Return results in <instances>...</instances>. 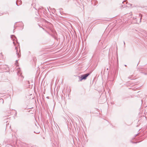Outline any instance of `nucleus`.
I'll return each mask as SVG.
<instances>
[{
  "label": "nucleus",
  "mask_w": 147,
  "mask_h": 147,
  "mask_svg": "<svg viewBox=\"0 0 147 147\" xmlns=\"http://www.w3.org/2000/svg\"><path fill=\"white\" fill-rule=\"evenodd\" d=\"M12 37H14V38L15 37H14V36H12Z\"/></svg>",
  "instance_id": "12"
},
{
  "label": "nucleus",
  "mask_w": 147,
  "mask_h": 147,
  "mask_svg": "<svg viewBox=\"0 0 147 147\" xmlns=\"http://www.w3.org/2000/svg\"><path fill=\"white\" fill-rule=\"evenodd\" d=\"M0 101H3V99L2 98L0 99Z\"/></svg>",
  "instance_id": "5"
},
{
  "label": "nucleus",
  "mask_w": 147,
  "mask_h": 147,
  "mask_svg": "<svg viewBox=\"0 0 147 147\" xmlns=\"http://www.w3.org/2000/svg\"><path fill=\"white\" fill-rule=\"evenodd\" d=\"M26 84H30V82L28 81H26Z\"/></svg>",
  "instance_id": "4"
},
{
  "label": "nucleus",
  "mask_w": 147,
  "mask_h": 147,
  "mask_svg": "<svg viewBox=\"0 0 147 147\" xmlns=\"http://www.w3.org/2000/svg\"><path fill=\"white\" fill-rule=\"evenodd\" d=\"M20 74V77L22 78V75L21 74Z\"/></svg>",
  "instance_id": "6"
},
{
  "label": "nucleus",
  "mask_w": 147,
  "mask_h": 147,
  "mask_svg": "<svg viewBox=\"0 0 147 147\" xmlns=\"http://www.w3.org/2000/svg\"><path fill=\"white\" fill-rule=\"evenodd\" d=\"M127 65H125V67H126V66H127Z\"/></svg>",
  "instance_id": "11"
},
{
  "label": "nucleus",
  "mask_w": 147,
  "mask_h": 147,
  "mask_svg": "<svg viewBox=\"0 0 147 147\" xmlns=\"http://www.w3.org/2000/svg\"><path fill=\"white\" fill-rule=\"evenodd\" d=\"M0 147H1L0 146Z\"/></svg>",
  "instance_id": "13"
},
{
  "label": "nucleus",
  "mask_w": 147,
  "mask_h": 147,
  "mask_svg": "<svg viewBox=\"0 0 147 147\" xmlns=\"http://www.w3.org/2000/svg\"><path fill=\"white\" fill-rule=\"evenodd\" d=\"M103 100H104V101L105 102L106 101V99L105 98H104Z\"/></svg>",
  "instance_id": "8"
},
{
  "label": "nucleus",
  "mask_w": 147,
  "mask_h": 147,
  "mask_svg": "<svg viewBox=\"0 0 147 147\" xmlns=\"http://www.w3.org/2000/svg\"><path fill=\"white\" fill-rule=\"evenodd\" d=\"M17 55H18V57H20V54L19 53H18V54H17Z\"/></svg>",
  "instance_id": "3"
},
{
  "label": "nucleus",
  "mask_w": 147,
  "mask_h": 147,
  "mask_svg": "<svg viewBox=\"0 0 147 147\" xmlns=\"http://www.w3.org/2000/svg\"><path fill=\"white\" fill-rule=\"evenodd\" d=\"M110 69V66H109V68H107V70H109V69Z\"/></svg>",
  "instance_id": "7"
},
{
  "label": "nucleus",
  "mask_w": 147,
  "mask_h": 147,
  "mask_svg": "<svg viewBox=\"0 0 147 147\" xmlns=\"http://www.w3.org/2000/svg\"><path fill=\"white\" fill-rule=\"evenodd\" d=\"M131 142H132L133 143H136V142H132V141H131Z\"/></svg>",
  "instance_id": "9"
},
{
  "label": "nucleus",
  "mask_w": 147,
  "mask_h": 147,
  "mask_svg": "<svg viewBox=\"0 0 147 147\" xmlns=\"http://www.w3.org/2000/svg\"><path fill=\"white\" fill-rule=\"evenodd\" d=\"M138 135V134H136V136H137V135Z\"/></svg>",
  "instance_id": "10"
},
{
  "label": "nucleus",
  "mask_w": 147,
  "mask_h": 147,
  "mask_svg": "<svg viewBox=\"0 0 147 147\" xmlns=\"http://www.w3.org/2000/svg\"><path fill=\"white\" fill-rule=\"evenodd\" d=\"M3 55L2 53H0V58H3Z\"/></svg>",
  "instance_id": "2"
},
{
  "label": "nucleus",
  "mask_w": 147,
  "mask_h": 147,
  "mask_svg": "<svg viewBox=\"0 0 147 147\" xmlns=\"http://www.w3.org/2000/svg\"><path fill=\"white\" fill-rule=\"evenodd\" d=\"M90 74L89 73L84 74L81 76V79L80 80V81H81L83 80H85L86 79L87 77Z\"/></svg>",
  "instance_id": "1"
}]
</instances>
